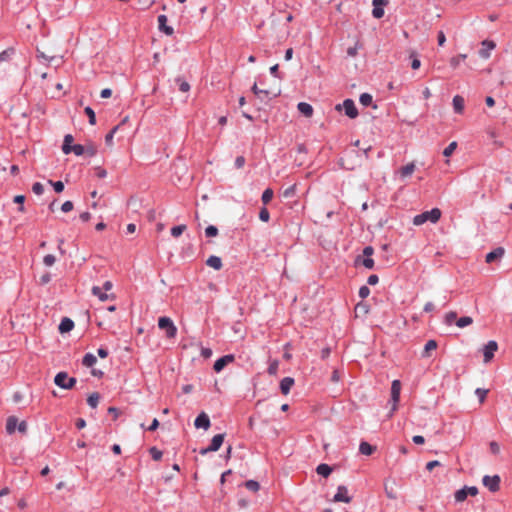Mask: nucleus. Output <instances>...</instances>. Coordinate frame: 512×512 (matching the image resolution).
<instances>
[{
  "instance_id": "obj_1",
  "label": "nucleus",
  "mask_w": 512,
  "mask_h": 512,
  "mask_svg": "<svg viewBox=\"0 0 512 512\" xmlns=\"http://www.w3.org/2000/svg\"><path fill=\"white\" fill-rule=\"evenodd\" d=\"M441 217V210L439 208H433L430 211L422 212L413 218V224L420 226L426 222L436 223Z\"/></svg>"
},
{
  "instance_id": "obj_2",
  "label": "nucleus",
  "mask_w": 512,
  "mask_h": 512,
  "mask_svg": "<svg viewBox=\"0 0 512 512\" xmlns=\"http://www.w3.org/2000/svg\"><path fill=\"white\" fill-rule=\"evenodd\" d=\"M400 392H401V382L399 380H393L391 384V399L389 403L391 404V410L389 413V417H391L395 411L398 409V403L400 400Z\"/></svg>"
},
{
  "instance_id": "obj_3",
  "label": "nucleus",
  "mask_w": 512,
  "mask_h": 512,
  "mask_svg": "<svg viewBox=\"0 0 512 512\" xmlns=\"http://www.w3.org/2000/svg\"><path fill=\"white\" fill-rule=\"evenodd\" d=\"M158 327L165 331L167 338H174L177 334V327L169 317H160L158 320Z\"/></svg>"
},
{
  "instance_id": "obj_4",
  "label": "nucleus",
  "mask_w": 512,
  "mask_h": 512,
  "mask_svg": "<svg viewBox=\"0 0 512 512\" xmlns=\"http://www.w3.org/2000/svg\"><path fill=\"white\" fill-rule=\"evenodd\" d=\"M54 382L60 388L71 389L76 384V379L73 377H68L66 372H59L56 374Z\"/></svg>"
},
{
  "instance_id": "obj_5",
  "label": "nucleus",
  "mask_w": 512,
  "mask_h": 512,
  "mask_svg": "<svg viewBox=\"0 0 512 512\" xmlns=\"http://www.w3.org/2000/svg\"><path fill=\"white\" fill-rule=\"evenodd\" d=\"M478 494V489L475 486H465L459 490H457L454 494L456 502H463L466 500L468 495L476 496Z\"/></svg>"
},
{
  "instance_id": "obj_6",
  "label": "nucleus",
  "mask_w": 512,
  "mask_h": 512,
  "mask_svg": "<svg viewBox=\"0 0 512 512\" xmlns=\"http://www.w3.org/2000/svg\"><path fill=\"white\" fill-rule=\"evenodd\" d=\"M224 436L225 434H217L213 436L210 445L206 448L201 449L200 454L204 455L207 454L208 452L218 451L224 441Z\"/></svg>"
},
{
  "instance_id": "obj_7",
  "label": "nucleus",
  "mask_w": 512,
  "mask_h": 512,
  "mask_svg": "<svg viewBox=\"0 0 512 512\" xmlns=\"http://www.w3.org/2000/svg\"><path fill=\"white\" fill-rule=\"evenodd\" d=\"M500 481L501 480L498 475H485L482 480L483 485L487 487L491 492H497L500 489Z\"/></svg>"
},
{
  "instance_id": "obj_8",
  "label": "nucleus",
  "mask_w": 512,
  "mask_h": 512,
  "mask_svg": "<svg viewBox=\"0 0 512 512\" xmlns=\"http://www.w3.org/2000/svg\"><path fill=\"white\" fill-rule=\"evenodd\" d=\"M498 350V344L494 340H490L487 342V344L483 348V355H484V362L488 363L490 362L493 357L494 353Z\"/></svg>"
},
{
  "instance_id": "obj_9",
  "label": "nucleus",
  "mask_w": 512,
  "mask_h": 512,
  "mask_svg": "<svg viewBox=\"0 0 512 512\" xmlns=\"http://www.w3.org/2000/svg\"><path fill=\"white\" fill-rule=\"evenodd\" d=\"M342 106H343L345 114L349 118L354 119L358 116V110H357L355 103L352 99H345L343 101Z\"/></svg>"
},
{
  "instance_id": "obj_10",
  "label": "nucleus",
  "mask_w": 512,
  "mask_h": 512,
  "mask_svg": "<svg viewBox=\"0 0 512 512\" xmlns=\"http://www.w3.org/2000/svg\"><path fill=\"white\" fill-rule=\"evenodd\" d=\"M373 10L372 15L376 19H380L384 16L383 6L388 4V0H373Z\"/></svg>"
},
{
  "instance_id": "obj_11",
  "label": "nucleus",
  "mask_w": 512,
  "mask_h": 512,
  "mask_svg": "<svg viewBox=\"0 0 512 512\" xmlns=\"http://www.w3.org/2000/svg\"><path fill=\"white\" fill-rule=\"evenodd\" d=\"M333 500L335 502L350 503L352 499L350 496H348L347 488L345 486L341 485V486H338L337 492L334 495Z\"/></svg>"
},
{
  "instance_id": "obj_12",
  "label": "nucleus",
  "mask_w": 512,
  "mask_h": 512,
  "mask_svg": "<svg viewBox=\"0 0 512 512\" xmlns=\"http://www.w3.org/2000/svg\"><path fill=\"white\" fill-rule=\"evenodd\" d=\"M194 425L197 429L203 428L204 430H208L211 422L208 415L205 412H201L195 419Z\"/></svg>"
},
{
  "instance_id": "obj_13",
  "label": "nucleus",
  "mask_w": 512,
  "mask_h": 512,
  "mask_svg": "<svg viewBox=\"0 0 512 512\" xmlns=\"http://www.w3.org/2000/svg\"><path fill=\"white\" fill-rule=\"evenodd\" d=\"M482 48L479 50L480 57L487 59L490 57V52L495 48V43L490 40H484L482 43Z\"/></svg>"
},
{
  "instance_id": "obj_14",
  "label": "nucleus",
  "mask_w": 512,
  "mask_h": 512,
  "mask_svg": "<svg viewBox=\"0 0 512 512\" xmlns=\"http://www.w3.org/2000/svg\"><path fill=\"white\" fill-rule=\"evenodd\" d=\"M167 16L166 15H159L158 16V27L159 30L166 35L170 36L174 33V29L171 26H168L167 24Z\"/></svg>"
},
{
  "instance_id": "obj_15",
  "label": "nucleus",
  "mask_w": 512,
  "mask_h": 512,
  "mask_svg": "<svg viewBox=\"0 0 512 512\" xmlns=\"http://www.w3.org/2000/svg\"><path fill=\"white\" fill-rule=\"evenodd\" d=\"M504 253H505L504 248L498 247V248L494 249L493 251L489 252L485 257V260L487 263H492L495 260L500 259L504 255Z\"/></svg>"
},
{
  "instance_id": "obj_16",
  "label": "nucleus",
  "mask_w": 512,
  "mask_h": 512,
  "mask_svg": "<svg viewBox=\"0 0 512 512\" xmlns=\"http://www.w3.org/2000/svg\"><path fill=\"white\" fill-rule=\"evenodd\" d=\"M294 385V379L292 377H284L280 382L281 393L287 395L292 386Z\"/></svg>"
},
{
  "instance_id": "obj_17",
  "label": "nucleus",
  "mask_w": 512,
  "mask_h": 512,
  "mask_svg": "<svg viewBox=\"0 0 512 512\" xmlns=\"http://www.w3.org/2000/svg\"><path fill=\"white\" fill-rule=\"evenodd\" d=\"M376 451V446L369 444L366 441H362L359 445V452L363 455L369 456Z\"/></svg>"
},
{
  "instance_id": "obj_18",
  "label": "nucleus",
  "mask_w": 512,
  "mask_h": 512,
  "mask_svg": "<svg viewBox=\"0 0 512 512\" xmlns=\"http://www.w3.org/2000/svg\"><path fill=\"white\" fill-rule=\"evenodd\" d=\"M206 264L215 270H220L223 266L221 258L215 255L210 256L206 260Z\"/></svg>"
},
{
  "instance_id": "obj_19",
  "label": "nucleus",
  "mask_w": 512,
  "mask_h": 512,
  "mask_svg": "<svg viewBox=\"0 0 512 512\" xmlns=\"http://www.w3.org/2000/svg\"><path fill=\"white\" fill-rule=\"evenodd\" d=\"M297 108L305 117H311L313 115V107L309 103L300 102Z\"/></svg>"
},
{
  "instance_id": "obj_20",
  "label": "nucleus",
  "mask_w": 512,
  "mask_h": 512,
  "mask_svg": "<svg viewBox=\"0 0 512 512\" xmlns=\"http://www.w3.org/2000/svg\"><path fill=\"white\" fill-rule=\"evenodd\" d=\"M18 425V418L15 416H9L6 420V431L8 434H13Z\"/></svg>"
},
{
  "instance_id": "obj_21",
  "label": "nucleus",
  "mask_w": 512,
  "mask_h": 512,
  "mask_svg": "<svg viewBox=\"0 0 512 512\" xmlns=\"http://www.w3.org/2000/svg\"><path fill=\"white\" fill-rule=\"evenodd\" d=\"M74 328V322L70 318H63L59 325V331L61 333L69 332Z\"/></svg>"
},
{
  "instance_id": "obj_22",
  "label": "nucleus",
  "mask_w": 512,
  "mask_h": 512,
  "mask_svg": "<svg viewBox=\"0 0 512 512\" xmlns=\"http://www.w3.org/2000/svg\"><path fill=\"white\" fill-rule=\"evenodd\" d=\"M453 108L458 114H461L464 110V98L460 95L453 97Z\"/></svg>"
},
{
  "instance_id": "obj_23",
  "label": "nucleus",
  "mask_w": 512,
  "mask_h": 512,
  "mask_svg": "<svg viewBox=\"0 0 512 512\" xmlns=\"http://www.w3.org/2000/svg\"><path fill=\"white\" fill-rule=\"evenodd\" d=\"M415 168L416 167L413 162L408 163L407 165H405L399 169V174L403 178L408 177L413 174V172L415 171Z\"/></svg>"
},
{
  "instance_id": "obj_24",
  "label": "nucleus",
  "mask_w": 512,
  "mask_h": 512,
  "mask_svg": "<svg viewBox=\"0 0 512 512\" xmlns=\"http://www.w3.org/2000/svg\"><path fill=\"white\" fill-rule=\"evenodd\" d=\"M316 472H317L319 475H321V476H323V477L327 478V477L331 474V472H332V468H331L328 464H324V463H322V464H319V465L317 466V468H316Z\"/></svg>"
},
{
  "instance_id": "obj_25",
  "label": "nucleus",
  "mask_w": 512,
  "mask_h": 512,
  "mask_svg": "<svg viewBox=\"0 0 512 512\" xmlns=\"http://www.w3.org/2000/svg\"><path fill=\"white\" fill-rule=\"evenodd\" d=\"M73 136L71 134H67L65 135L64 137V141H63V146H62V151L64 154H69L70 153V148L72 146V142H73Z\"/></svg>"
},
{
  "instance_id": "obj_26",
  "label": "nucleus",
  "mask_w": 512,
  "mask_h": 512,
  "mask_svg": "<svg viewBox=\"0 0 512 512\" xmlns=\"http://www.w3.org/2000/svg\"><path fill=\"white\" fill-rule=\"evenodd\" d=\"M175 83L181 92L186 93L190 90V84L182 77H177Z\"/></svg>"
},
{
  "instance_id": "obj_27",
  "label": "nucleus",
  "mask_w": 512,
  "mask_h": 512,
  "mask_svg": "<svg viewBox=\"0 0 512 512\" xmlns=\"http://www.w3.org/2000/svg\"><path fill=\"white\" fill-rule=\"evenodd\" d=\"M437 348V342L435 340H428L424 346V351L422 356L429 357L430 351L435 350Z\"/></svg>"
},
{
  "instance_id": "obj_28",
  "label": "nucleus",
  "mask_w": 512,
  "mask_h": 512,
  "mask_svg": "<svg viewBox=\"0 0 512 512\" xmlns=\"http://www.w3.org/2000/svg\"><path fill=\"white\" fill-rule=\"evenodd\" d=\"M253 93L258 96L261 100L264 99V97L268 98L270 95V92L268 90L260 89L258 88L257 84L254 83L252 86Z\"/></svg>"
},
{
  "instance_id": "obj_29",
  "label": "nucleus",
  "mask_w": 512,
  "mask_h": 512,
  "mask_svg": "<svg viewBox=\"0 0 512 512\" xmlns=\"http://www.w3.org/2000/svg\"><path fill=\"white\" fill-rule=\"evenodd\" d=\"M97 359L95 355L87 353L82 359V364L86 367H92L96 363Z\"/></svg>"
},
{
  "instance_id": "obj_30",
  "label": "nucleus",
  "mask_w": 512,
  "mask_h": 512,
  "mask_svg": "<svg viewBox=\"0 0 512 512\" xmlns=\"http://www.w3.org/2000/svg\"><path fill=\"white\" fill-rule=\"evenodd\" d=\"M92 294L97 296L101 301H106L109 298V295L102 291V288L98 286H94L92 288Z\"/></svg>"
},
{
  "instance_id": "obj_31",
  "label": "nucleus",
  "mask_w": 512,
  "mask_h": 512,
  "mask_svg": "<svg viewBox=\"0 0 512 512\" xmlns=\"http://www.w3.org/2000/svg\"><path fill=\"white\" fill-rule=\"evenodd\" d=\"M100 396L98 393H92L87 398V403L91 408H96L99 403Z\"/></svg>"
},
{
  "instance_id": "obj_32",
  "label": "nucleus",
  "mask_w": 512,
  "mask_h": 512,
  "mask_svg": "<svg viewBox=\"0 0 512 512\" xmlns=\"http://www.w3.org/2000/svg\"><path fill=\"white\" fill-rule=\"evenodd\" d=\"M467 58L466 54H459L455 57H452L450 60V65L452 68H457L462 61H464Z\"/></svg>"
},
{
  "instance_id": "obj_33",
  "label": "nucleus",
  "mask_w": 512,
  "mask_h": 512,
  "mask_svg": "<svg viewBox=\"0 0 512 512\" xmlns=\"http://www.w3.org/2000/svg\"><path fill=\"white\" fill-rule=\"evenodd\" d=\"M473 323V319L469 316H464V317H461L459 318L457 321H456V325L459 327V328H464L466 326H469L470 324Z\"/></svg>"
},
{
  "instance_id": "obj_34",
  "label": "nucleus",
  "mask_w": 512,
  "mask_h": 512,
  "mask_svg": "<svg viewBox=\"0 0 512 512\" xmlns=\"http://www.w3.org/2000/svg\"><path fill=\"white\" fill-rule=\"evenodd\" d=\"M359 101L363 106H370L372 105L373 98L369 93H363L360 95Z\"/></svg>"
},
{
  "instance_id": "obj_35",
  "label": "nucleus",
  "mask_w": 512,
  "mask_h": 512,
  "mask_svg": "<svg viewBox=\"0 0 512 512\" xmlns=\"http://www.w3.org/2000/svg\"><path fill=\"white\" fill-rule=\"evenodd\" d=\"M273 198V190L271 188H267L264 190L261 200L263 204L267 205Z\"/></svg>"
},
{
  "instance_id": "obj_36",
  "label": "nucleus",
  "mask_w": 512,
  "mask_h": 512,
  "mask_svg": "<svg viewBox=\"0 0 512 512\" xmlns=\"http://www.w3.org/2000/svg\"><path fill=\"white\" fill-rule=\"evenodd\" d=\"M186 228L187 226L185 224L174 226L171 228V235L177 238L186 230Z\"/></svg>"
},
{
  "instance_id": "obj_37",
  "label": "nucleus",
  "mask_w": 512,
  "mask_h": 512,
  "mask_svg": "<svg viewBox=\"0 0 512 512\" xmlns=\"http://www.w3.org/2000/svg\"><path fill=\"white\" fill-rule=\"evenodd\" d=\"M85 114L88 116L89 118V123L91 125H95L96 124V115H95V112L94 110L90 107V106H87L84 110Z\"/></svg>"
},
{
  "instance_id": "obj_38",
  "label": "nucleus",
  "mask_w": 512,
  "mask_h": 512,
  "mask_svg": "<svg viewBox=\"0 0 512 512\" xmlns=\"http://www.w3.org/2000/svg\"><path fill=\"white\" fill-rule=\"evenodd\" d=\"M245 487L252 492H257L260 489L259 483L255 480L246 481Z\"/></svg>"
},
{
  "instance_id": "obj_39",
  "label": "nucleus",
  "mask_w": 512,
  "mask_h": 512,
  "mask_svg": "<svg viewBox=\"0 0 512 512\" xmlns=\"http://www.w3.org/2000/svg\"><path fill=\"white\" fill-rule=\"evenodd\" d=\"M410 58L412 59L411 61V67L412 69H418L420 66H421V62L417 56V53L415 51H412L410 53Z\"/></svg>"
},
{
  "instance_id": "obj_40",
  "label": "nucleus",
  "mask_w": 512,
  "mask_h": 512,
  "mask_svg": "<svg viewBox=\"0 0 512 512\" xmlns=\"http://www.w3.org/2000/svg\"><path fill=\"white\" fill-rule=\"evenodd\" d=\"M73 152L77 156H81L85 153V147L81 144L72 145L70 148V153Z\"/></svg>"
},
{
  "instance_id": "obj_41",
  "label": "nucleus",
  "mask_w": 512,
  "mask_h": 512,
  "mask_svg": "<svg viewBox=\"0 0 512 512\" xmlns=\"http://www.w3.org/2000/svg\"><path fill=\"white\" fill-rule=\"evenodd\" d=\"M149 453H150L152 459L155 460V461L161 460L162 455H163L162 451H160L156 447H151L149 449Z\"/></svg>"
},
{
  "instance_id": "obj_42",
  "label": "nucleus",
  "mask_w": 512,
  "mask_h": 512,
  "mask_svg": "<svg viewBox=\"0 0 512 512\" xmlns=\"http://www.w3.org/2000/svg\"><path fill=\"white\" fill-rule=\"evenodd\" d=\"M296 194V184H293L283 191L284 198H292Z\"/></svg>"
},
{
  "instance_id": "obj_43",
  "label": "nucleus",
  "mask_w": 512,
  "mask_h": 512,
  "mask_svg": "<svg viewBox=\"0 0 512 512\" xmlns=\"http://www.w3.org/2000/svg\"><path fill=\"white\" fill-rule=\"evenodd\" d=\"M488 392H489L488 389H483V388H477L475 390V394L479 398L480 403H483L485 401Z\"/></svg>"
},
{
  "instance_id": "obj_44",
  "label": "nucleus",
  "mask_w": 512,
  "mask_h": 512,
  "mask_svg": "<svg viewBox=\"0 0 512 512\" xmlns=\"http://www.w3.org/2000/svg\"><path fill=\"white\" fill-rule=\"evenodd\" d=\"M205 235H206V237H209V238L216 237L218 235L217 227L214 225H209L205 229Z\"/></svg>"
},
{
  "instance_id": "obj_45",
  "label": "nucleus",
  "mask_w": 512,
  "mask_h": 512,
  "mask_svg": "<svg viewBox=\"0 0 512 512\" xmlns=\"http://www.w3.org/2000/svg\"><path fill=\"white\" fill-rule=\"evenodd\" d=\"M456 318H457V313L454 311H450V312L446 313V315L444 317V322L447 325H451L456 320Z\"/></svg>"
},
{
  "instance_id": "obj_46",
  "label": "nucleus",
  "mask_w": 512,
  "mask_h": 512,
  "mask_svg": "<svg viewBox=\"0 0 512 512\" xmlns=\"http://www.w3.org/2000/svg\"><path fill=\"white\" fill-rule=\"evenodd\" d=\"M14 54L13 48H8L0 53V61H7Z\"/></svg>"
},
{
  "instance_id": "obj_47",
  "label": "nucleus",
  "mask_w": 512,
  "mask_h": 512,
  "mask_svg": "<svg viewBox=\"0 0 512 512\" xmlns=\"http://www.w3.org/2000/svg\"><path fill=\"white\" fill-rule=\"evenodd\" d=\"M225 366H226L225 360L221 357L215 361L213 369L215 372H220L224 369Z\"/></svg>"
},
{
  "instance_id": "obj_48",
  "label": "nucleus",
  "mask_w": 512,
  "mask_h": 512,
  "mask_svg": "<svg viewBox=\"0 0 512 512\" xmlns=\"http://www.w3.org/2000/svg\"><path fill=\"white\" fill-rule=\"evenodd\" d=\"M457 148V143L454 141V142H451L443 151V155L446 156V157H449L452 155V153L455 151V149Z\"/></svg>"
},
{
  "instance_id": "obj_49",
  "label": "nucleus",
  "mask_w": 512,
  "mask_h": 512,
  "mask_svg": "<svg viewBox=\"0 0 512 512\" xmlns=\"http://www.w3.org/2000/svg\"><path fill=\"white\" fill-rule=\"evenodd\" d=\"M278 367H279V362L277 360H274L273 362H271L269 364L267 371L270 375H276L277 371H278Z\"/></svg>"
},
{
  "instance_id": "obj_50",
  "label": "nucleus",
  "mask_w": 512,
  "mask_h": 512,
  "mask_svg": "<svg viewBox=\"0 0 512 512\" xmlns=\"http://www.w3.org/2000/svg\"><path fill=\"white\" fill-rule=\"evenodd\" d=\"M51 184L57 193H61L64 190V183L62 181L53 182L52 180L48 181Z\"/></svg>"
},
{
  "instance_id": "obj_51",
  "label": "nucleus",
  "mask_w": 512,
  "mask_h": 512,
  "mask_svg": "<svg viewBox=\"0 0 512 512\" xmlns=\"http://www.w3.org/2000/svg\"><path fill=\"white\" fill-rule=\"evenodd\" d=\"M361 264L367 269H373L375 262L371 257H365L361 260Z\"/></svg>"
},
{
  "instance_id": "obj_52",
  "label": "nucleus",
  "mask_w": 512,
  "mask_h": 512,
  "mask_svg": "<svg viewBox=\"0 0 512 512\" xmlns=\"http://www.w3.org/2000/svg\"><path fill=\"white\" fill-rule=\"evenodd\" d=\"M55 262H56V258H55V256H54V255H52V254H47V255H45V256H44V258H43V263H44L46 266H49V267H50V266L54 265V264H55Z\"/></svg>"
},
{
  "instance_id": "obj_53",
  "label": "nucleus",
  "mask_w": 512,
  "mask_h": 512,
  "mask_svg": "<svg viewBox=\"0 0 512 512\" xmlns=\"http://www.w3.org/2000/svg\"><path fill=\"white\" fill-rule=\"evenodd\" d=\"M259 218L263 222H267L270 219V213L267 208L263 207L259 212Z\"/></svg>"
},
{
  "instance_id": "obj_54",
  "label": "nucleus",
  "mask_w": 512,
  "mask_h": 512,
  "mask_svg": "<svg viewBox=\"0 0 512 512\" xmlns=\"http://www.w3.org/2000/svg\"><path fill=\"white\" fill-rule=\"evenodd\" d=\"M32 191L33 193H35L36 195H42L43 192H44V187L43 185L40 183V182H35L33 185H32Z\"/></svg>"
},
{
  "instance_id": "obj_55",
  "label": "nucleus",
  "mask_w": 512,
  "mask_h": 512,
  "mask_svg": "<svg viewBox=\"0 0 512 512\" xmlns=\"http://www.w3.org/2000/svg\"><path fill=\"white\" fill-rule=\"evenodd\" d=\"M24 201H25L24 195H16L14 197V202L20 204V207L18 208V210L20 212H24V210H25V207L23 206Z\"/></svg>"
},
{
  "instance_id": "obj_56",
  "label": "nucleus",
  "mask_w": 512,
  "mask_h": 512,
  "mask_svg": "<svg viewBox=\"0 0 512 512\" xmlns=\"http://www.w3.org/2000/svg\"><path fill=\"white\" fill-rule=\"evenodd\" d=\"M358 294L361 299H365L369 296L370 289L366 285H363L359 288Z\"/></svg>"
},
{
  "instance_id": "obj_57",
  "label": "nucleus",
  "mask_w": 512,
  "mask_h": 512,
  "mask_svg": "<svg viewBox=\"0 0 512 512\" xmlns=\"http://www.w3.org/2000/svg\"><path fill=\"white\" fill-rule=\"evenodd\" d=\"M74 208V204L72 201L68 200V201H65L62 206H61V210L64 212V213H68L70 211H72Z\"/></svg>"
},
{
  "instance_id": "obj_58",
  "label": "nucleus",
  "mask_w": 512,
  "mask_h": 512,
  "mask_svg": "<svg viewBox=\"0 0 512 512\" xmlns=\"http://www.w3.org/2000/svg\"><path fill=\"white\" fill-rule=\"evenodd\" d=\"M95 175L98 177V178H105L107 176V171L98 166V167H95Z\"/></svg>"
},
{
  "instance_id": "obj_59",
  "label": "nucleus",
  "mask_w": 512,
  "mask_h": 512,
  "mask_svg": "<svg viewBox=\"0 0 512 512\" xmlns=\"http://www.w3.org/2000/svg\"><path fill=\"white\" fill-rule=\"evenodd\" d=\"M119 128V125L115 126L106 136H105V141L107 144H110L112 142V139H113V136H114V133L118 130Z\"/></svg>"
},
{
  "instance_id": "obj_60",
  "label": "nucleus",
  "mask_w": 512,
  "mask_h": 512,
  "mask_svg": "<svg viewBox=\"0 0 512 512\" xmlns=\"http://www.w3.org/2000/svg\"><path fill=\"white\" fill-rule=\"evenodd\" d=\"M245 158L243 156H237L235 159V167L237 169L242 168L245 165Z\"/></svg>"
},
{
  "instance_id": "obj_61",
  "label": "nucleus",
  "mask_w": 512,
  "mask_h": 512,
  "mask_svg": "<svg viewBox=\"0 0 512 512\" xmlns=\"http://www.w3.org/2000/svg\"><path fill=\"white\" fill-rule=\"evenodd\" d=\"M201 356L205 359L210 358L212 356V350L207 347H202L201 348Z\"/></svg>"
},
{
  "instance_id": "obj_62",
  "label": "nucleus",
  "mask_w": 512,
  "mask_h": 512,
  "mask_svg": "<svg viewBox=\"0 0 512 512\" xmlns=\"http://www.w3.org/2000/svg\"><path fill=\"white\" fill-rule=\"evenodd\" d=\"M51 281V275L50 273H45L40 277V284L45 285L48 284Z\"/></svg>"
},
{
  "instance_id": "obj_63",
  "label": "nucleus",
  "mask_w": 512,
  "mask_h": 512,
  "mask_svg": "<svg viewBox=\"0 0 512 512\" xmlns=\"http://www.w3.org/2000/svg\"><path fill=\"white\" fill-rule=\"evenodd\" d=\"M379 282V277L375 274H372L368 277L367 283L369 285H376Z\"/></svg>"
},
{
  "instance_id": "obj_64",
  "label": "nucleus",
  "mask_w": 512,
  "mask_h": 512,
  "mask_svg": "<svg viewBox=\"0 0 512 512\" xmlns=\"http://www.w3.org/2000/svg\"><path fill=\"white\" fill-rule=\"evenodd\" d=\"M440 466V462L437 460L430 461L426 464V469L432 471L435 467Z\"/></svg>"
}]
</instances>
